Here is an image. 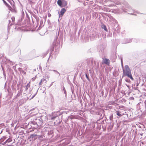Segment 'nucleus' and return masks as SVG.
<instances>
[{
	"label": "nucleus",
	"instance_id": "1",
	"mask_svg": "<svg viewBox=\"0 0 146 146\" xmlns=\"http://www.w3.org/2000/svg\"><path fill=\"white\" fill-rule=\"evenodd\" d=\"M122 7L121 9H119V13H121L123 12H126V11H130L131 12H130L129 14L133 15V10L132 9L129 5L128 3L126 2H125L121 5Z\"/></svg>",
	"mask_w": 146,
	"mask_h": 146
},
{
	"label": "nucleus",
	"instance_id": "2",
	"mask_svg": "<svg viewBox=\"0 0 146 146\" xmlns=\"http://www.w3.org/2000/svg\"><path fill=\"white\" fill-rule=\"evenodd\" d=\"M43 122L41 118H35L31 121V126L35 128H38L42 125Z\"/></svg>",
	"mask_w": 146,
	"mask_h": 146
},
{
	"label": "nucleus",
	"instance_id": "3",
	"mask_svg": "<svg viewBox=\"0 0 146 146\" xmlns=\"http://www.w3.org/2000/svg\"><path fill=\"white\" fill-rule=\"evenodd\" d=\"M123 76H127L131 80H133L132 76L131 70L128 65H125L124 68H123Z\"/></svg>",
	"mask_w": 146,
	"mask_h": 146
},
{
	"label": "nucleus",
	"instance_id": "4",
	"mask_svg": "<svg viewBox=\"0 0 146 146\" xmlns=\"http://www.w3.org/2000/svg\"><path fill=\"white\" fill-rule=\"evenodd\" d=\"M43 132H44L45 134H47L48 136L52 134L53 133L52 129L49 127H44L43 129Z\"/></svg>",
	"mask_w": 146,
	"mask_h": 146
},
{
	"label": "nucleus",
	"instance_id": "5",
	"mask_svg": "<svg viewBox=\"0 0 146 146\" xmlns=\"http://www.w3.org/2000/svg\"><path fill=\"white\" fill-rule=\"evenodd\" d=\"M37 138V136L36 134H32L29 137V139L30 141H34Z\"/></svg>",
	"mask_w": 146,
	"mask_h": 146
},
{
	"label": "nucleus",
	"instance_id": "6",
	"mask_svg": "<svg viewBox=\"0 0 146 146\" xmlns=\"http://www.w3.org/2000/svg\"><path fill=\"white\" fill-rule=\"evenodd\" d=\"M103 62L104 63L108 65L110 64V61L109 59L105 58L103 59Z\"/></svg>",
	"mask_w": 146,
	"mask_h": 146
},
{
	"label": "nucleus",
	"instance_id": "7",
	"mask_svg": "<svg viewBox=\"0 0 146 146\" xmlns=\"http://www.w3.org/2000/svg\"><path fill=\"white\" fill-rule=\"evenodd\" d=\"M66 11V10L65 8H62L60 12V15L61 16H62Z\"/></svg>",
	"mask_w": 146,
	"mask_h": 146
},
{
	"label": "nucleus",
	"instance_id": "8",
	"mask_svg": "<svg viewBox=\"0 0 146 146\" xmlns=\"http://www.w3.org/2000/svg\"><path fill=\"white\" fill-rule=\"evenodd\" d=\"M67 2L64 0H62V7H65L67 5Z\"/></svg>",
	"mask_w": 146,
	"mask_h": 146
},
{
	"label": "nucleus",
	"instance_id": "9",
	"mask_svg": "<svg viewBox=\"0 0 146 146\" xmlns=\"http://www.w3.org/2000/svg\"><path fill=\"white\" fill-rule=\"evenodd\" d=\"M125 41L123 42V43L126 44L131 42V40L130 39H124Z\"/></svg>",
	"mask_w": 146,
	"mask_h": 146
},
{
	"label": "nucleus",
	"instance_id": "10",
	"mask_svg": "<svg viewBox=\"0 0 146 146\" xmlns=\"http://www.w3.org/2000/svg\"><path fill=\"white\" fill-rule=\"evenodd\" d=\"M101 28L102 29H104L105 31L107 32L108 31V30L106 27V26L104 24H102L101 26Z\"/></svg>",
	"mask_w": 146,
	"mask_h": 146
},
{
	"label": "nucleus",
	"instance_id": "11",
	"mask_svg": "<svg viewBox=\"0 0 146 146\" xmlns=\"http://www.w3.org/2000/svg\"><path fill=\"white\" fill-rule=\"evenodd\" d=\"M12 140L11 138H9L8 139H7V140H6L5 142L4 143V144H5L7 143H9L12 141Z\"/></svg>",
	"mask_w": 146,
	"mask_h": 146
},
{
	"label": "nucleus",
	"instance_id": "12",
	"mask_svg": "<svg viewBox=\"0 0 146 146\" xmlns=\"http://www.w3.org/2000/svg\"><path fill=\"white\" fill-rule=\"evenodd\" d=\"M58 5L61 7L62 5V0H58L57 1Z\"/></svg>",
	"mask_w": 146,
	"mask_h": 146
},
{
	"label": "nucleus",
	"instance_id": "13",
	"mask_svg": "<svg viewBox=\"0 0 146 146\" xmlns=\"http://www.w3.org/2000/svg\"><path fill=\"white\" fill-rule=\"evenodd\" d=\"M119 111H116L115 113H116V114L119 117L121 116L123 114L122 113H119Z\"/></svg>",
	"mask_w": 146,
	"mask_h": 146
},
{
	"label": "nucleus",
	"instance_id": "14",
	"mask_svg": "<svg viewBox=\"0 0 146 146\" xmlns=\"http://www.w3.org/2000/svg\"><path fill=\"white\" fill-rule=\"evenodd\" d=\"M111 1L115 3L116 5H119L120 3L119 1H117V0H113V1L111 0Z\"/></svg>",
	"mask_w": 146,
	"mask_h": 146
},
{
	"label": "nucleus",
	"instance_id": "15",
	"mask_svg": "<svg viewBox=\"0 0 146 146\" xmlns=\"http://www.w3.org/2000/svg\"><path fill=\"white\" fill-rule=\"evenodd\" d=\"M35 112L33 111V112H32V113H33V114L32 115H36L38 113V110L37 109H35Z\"/></svg>",
	"mask_w": 146,
	"mask_h": 146
},
{
	"label": "nucleus",
	"instance_id": "16",
	"mask_svg": "<svg viewBox=\"0 0 146 146\" xmlns=\"http://www.w3.org/2000/svg\"><path fill=\"white\" fill-rule=\"evenodd\" d=\"M95 64H96V66L94 67V68H98L99 66V62H97V64H96V62H95Z\"/></svg>",
	"mask_w": 146,
	"mask_h": 146
},
{
	"label": "nucleus",
	"instance_id": "17",
	"mask_svg": "<svg viewBox=\"0 0 146 146\" xmlns=\"http://www.w3.org/2000/svg\"><path fill=\"white\" fill-rule=\"evenodd\" d=\"M53 71L54 72V73L58 75V76H59L60 75V74L57 70H53Z\"/></svg>",
	"mask_w": 146,
	"mask_h": 146
},
{
	"label": "nucleus",
	"instance_id": "18",
	"mask_svg": "<svg viewBox=\"0 0 146 146\" xmlns=\"http://www.w3.org/2000/svg\"><path fill=\"white\" fill-rule=\"evenodd\" d=\"M53 70L52 69H51V67L50 66H48V70L47 71H53Z\"/></svg>",
	"mask_w": 146,
	"mask_h": 146
},
{
	"label": "nucleus",
	"instance_id": "19",
	"mask_svg": "<svg viewBox=\"0 0 146 146\" xmlns=\"http://www.w3.org/2000/svg\"><path fill=\"white\" fill-rule=\"evenodd\" d=\"M30 86V84L29 83H28L27 84V85L26 87V88H25V90H27L28 89V88Z\"/></svg>",
	"mask_w": 146,
	"mask_h": 146
},
{
	"label": "nucleus",
	"instance_id": "20",
	"mask_svg": "<svg viewBox=\"0 0 146 146\" xmlns=\"http://www.w3.org/2000/svg\"><path fill=\"white\" fill-rule=\"evenodd\" d=\"M41 82H44V81H45V83L47 82V81L46 80V79L44 78H42L41 80Z\"/></svg>",
	"mask_w": 146,
	"mask_h": 146
},
{
	"label": "nucleus",
	"instance_id": "21",
	"mask_svg": "<svg viewBox=\"0 0 146 146\" xmlns=\"http://www.w3.org/2000/svg\"><path fill=\"white\" fill-rule=\"evenodd\" d=\"M57 117L56 116H52L51 117V119L52 120L54 119Z\"/></svg>",
	"mask_w": 146,
	"mask_h": 146
},
{
	"label": "nucleus",
	"instance_id": "22",
	"mask_svg": "<svg viewBox=\"0 0 146 146\" xmlns=\"http://www.w3.org/2000/svg\"><path fill=\"white\" fill-rule=\"evenodd\" d=\"M11 19L13 22H14L15 20V18L14 17H12L11 18Z\"/></svg>",
	"mask_w": 146,
	"mask_h": 146
},
{
	"label": "nucleus",
	"instance_id": "23",
	"mask_svg": "<svg viewBox=\"0 0 146 146\" xmlns=\"http://www.w3.org/2000/svg\"><path fill=\"white\" fill-rule=\"evenodd\" d=\"M36 78L35 77H33L32 78V81H33L34 80H35Z\"/></svg>",
	"mask_w": 146,
	"mask_h": 146
},
{
	"label": "nucleus",
	"instance_id": "24",
	"mask_svg": "<svg viewBox=\"0 0 146 146\" xmlns=\"http://www.w3.org/2000/svg\"><path fill=\"white\" fill-rule=\"evenodd\" d=\"M63 90L64 91V93L66 94V91L65 90V88L64 87H63Z\"/></svg>",
	"mask_w": 146,
	"mask_h": 146
},
{
	"label": "nucleus",
	"instance_id": "25",
	"mask_svg": "<svg viewBox=\"0 0 146 146\" xmlns=\"http://www.w3.org/2000/svg\"><path fill=\"white\" fill-rule=\"evenodd\" d=\"M121 66H122V68L123 69V68H124L123 67V63L122 62V60H121Z\"/></svg>",
	"mask_w": 146,
	"mask_h": 146
},
{
	"label": "nucleus",
	"instance_id": "26",
	"mask_svg": "<svg viewBox=\"0 0 146 146\" xmlns=\"http://www.w3.org/2000/svg\"><path fill=\"white\" fill-rule=\"evenodd\" d=\"M86 78L88 80H89V78H88V76L87 75V74H86Z\"/></svg>",
	"mask_w": 146,
	"mask_h": 146
},
{
	"label": "nucleus",
	"instance_id": "27",
	"mask_svg": "<svg viewBox=\"0 0 146 146\" xmlns=\"http://www.w3.org/2000/svg\"><path fill=\"white\" fill-rule=\"evenodd\" d=\"M42 82H41V81H40V82H39V85H42Z\"/></svg>",
	"mask_w": 146,
	"mask_h": 146
},
{
	"label": "nucleus",
	"instance_id": "28",
	"mask_svg": "<svg viewBox=\"0 0 146 146\" xmlns=\"http://www.w3.org/2000/svg\"><path fill=\"white\" fill-rule=\"evenodd\" d=\"M37 93V92L36 93V94L34 95H33V97H32V98H33L35 96V95Z\"/></svg>",
	"mask_w": 146,
	"mask_h": 146
},
{
	"label": "nucleus",
	"instance_id": "29",
	"mask_svg": "<svg viewBox=\"0 0 146 146\" xmlns=\"http://www.w3.org/2000/svg\"><path fill=\"white\" fill-rule=\"evenodd\" d=\"M53 82H52L51 83V84H50V86H51L52 85V84H53Z\"/></svg>",
	"mask_w": 146,
	"mask_h": 146
},
{
	"label": "nucleus",
	"instance_id": "30",
	"mask_svg": "<svg viewBox=\"0 0 146 146\" xmlns=\"http://www.w3.org/2000/svg\"><path fill=\"white\" fill-rule=\"evenodd\" d=\"M50 15H51L50 14H49L48 15V17H49V16H50Z\"/></svg>",
	"mask_w": 146,
	"mask_h": 146
},
{
	"label": "nucleus",
	"instance_id": "31",
	"mask_svg": "<svg viewBox=\"0 0 146 146\" xmlns=\"http://www.w3.org/2000/svg\"><path fill=\"white\" fill-rule=\"evenodd\" d=\"M3 1L4 3L5 2V1H4V0H3Z\"/></svg>",
	"mask_w": 146,
	"mask_h": 146
},
{
	"label": "nucleus",
	"instance_id": "32",
	"mask_svg": "<svg viewBox=\"0 0 146 146\" xmlns=\"http://www.w3.org/2000/svg\"><path fill=\"white\" fill-rule=\"evenodd\" d=\"M9 22H10V20H9Z\"/></svg>",
	"mask_w": 146,
	"mask_h": 146
},
{
	"label": "nucleus",
	"instance_id": "33",
	"mask_svg": "<svg viewBox=\"0 0 146 146\" xmlns=\"http://www.w3.org/2000/svg\"><path fill=\"white\" fill-rule=\"evenodd\" d=\"M110 119H111V118L110 117Z\"/></svg>",
	"mask_w": 146,
	"mask_h": 146
},
{
	"label": "nucleus",
	"instance_id": "34",
	"mask_svg": "<svg viewBox=\"0 0 146 146\" xmlns=\"http://www.w3.org/2000/svg\"><path fill=\"white\" fill-rule=\"evenodd\" d=\"M110 119H111V118L110 117Z\"/></svg>",
	"mask_w": 146,
	"mask_h": 146
}]
</instances>
